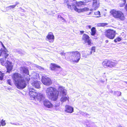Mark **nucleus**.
<instances>
[{
  "label": "nucleus",
  "instance_id": "1",
  "mask_svg": "<svg viewBox=\"0 0 127 127\" xmlns=\"http://www.w3.org/2000/svg\"><path fill=\"white\" fill-rule=\"evenodd\" d=\"M80 53L78 51L71 52L66 54L65 58L71 63H77L80 59Z\"/></svg>",
  "mask_w": 127,
  "mask_h": 127
},
{
  "label": "nucleus",
  "instance_id": "2",
  "mask_svg": "<svg viewBox=\"0 0 127 127\" xmlns=\"http://www.w3.org/2000/svg\"><path fill=\"white\" fill-rule=\"evenodd\" d=\"M46 95L49 99L56 101L58 96L59 92L55 88L50 87L47 88L46 91Z\"/></svg>",
  "mask_w": 127,
  "mask_h": 127
},
{
  "label": "nucleus",
  "instance_id": "3",
  "mask_svg": "<svg viewBox=\"0 0 127 127\" xmlns=\"http://www.w3.org/2000/svg\"><path fill=\"white\" fill-rule=\"evenodd\" d=\"M68 1H67L68 2ZM67 3V6L68 8L71 9V10L74 9L75 11L78 12H83L84 11H88L89 9L87 7H85L82 9H79L76 7V6H78L81 5H83L85 4L84 1H79V2L76 1V2H74L72 5H70L69 4L66 2Z\"/></svg>",
  "mask_w": 127,
  "mask_h": 127
},
{
  "label": "nucleus",
  "instance_id": "4",
  "mask_svg": "<svg viewBox=\"0 0 127 127\" xmlns=\"http://www.w3.org/2000/svg\"><path fill=\"white\" fill-rule=\"evenodd\" d=\"M63 87L59 86L58 89L59 94L60 96L61 97L60 100L62 102L68 100L69 97L68 95H66V90Z\"/></svg>",
  "mask_w": 127,
  "mask_h": 127
},
{
  "label": "nucleus",
  "instance_id": "5",
  "mask_svg": "<svg viewBox=\"0 0 127 127\" xmlns=\"http://www.w3.org/2000/svg\"><path fill=\"white\" fill-rule=\"evenodd\" d=\"M110 13L115 18L122 20H124L125 19V17L124 14L121 11H117L113 10H112Z\"/></svg>",
  "mask_w": 127,
  "mask_h": 127
},
{
  "label": "nucleus",
  "instance_id": "6",
  "mask_svg": "<svg viewBox=\"0 0 127 127\" xmlns=\"http://www.w3.org/2000/svg\"><path fill=\"white\" fill-rule=\"evenodd\" d=\"M33 75L34 76L32 77V80H33V81H32L31 83V85L34 87L36 88L39 89L40 88V83L39 82L36 81L38 78V74L36 73H33Z\"/></svg>",
  "mask_w": 127,
  "mask_h": 127
},
{
  "label": "nucleus",
  "instance_id": "7",
  "mask_svg": "<svg viewBox=\"0 0 127 127\" xmlns=\"http://www.w3.org/2000/svg\"><path fill=\"white\" fill-rule=\"evenodd\" d=\"M15 84L17 88L19 89H22L25 88L26 86V84L25 81L23 78L17 81L15 83Z\"/></svg>",
  "mask_w": 127,
  "mask_h": 127
},
{
  "label": "nucleus",
  "instance_id": "8",
  "mask_svg": "<svg viewBox=\"0 0 127 127\" xmlns=\"http://www.w3.org/2000/svg\"><path fill=\"white\" fill-rule=\"evenodd\" d=\"M2 46V48L0 50V57L2 56L5 59L7 58L9 54L7 53V50L6 49L2 42H0Z\"/></svg>",
  "mask_w": 127,
  "mask_h": 127
},
{
  "label": "nucleus",
  "instance_id": "9",
  "mask_svg": "<svg viewBox=\"0 0 127 127\" xmlns=\"http://www.w3.org/2000/svg\"><path fill=\"white\" fill-rule=\"evenodd\" d=\"M116 35L115 31L111 30H108L106 31L105 32V35L108 38L113 39L114 38Z\"/></svg>",
  "mask_w": 127,
  "mask_h": 127
},
{
  "label": "nucleus",
  "instance_id": "10",
  "mask_svg": "<svg viewBox=\"0 0 127 127\" xmlns=\"http://www.w3.org/2000/svg\"><path fill=\"white\" fill-rule=\"evenodd\" d=\"M28 89L29 91V94L30 96L33 98H36L38 94L34 89L32 88L31 86H29Z\"/></svg>",
  "mask_w": 127,
  "mask_h": 127
},
{
  "label": "nucleus",
  "instance_id": "11",
  "mask_svg": "<svg viewBox=\"0 0 127 127\" xmlns=\"http://www.w3.org/2000/svg\"><path fill=\"white\" fill-rule=\"evenodd\" d=\"M41 81L42 83L46 85H49L52 83L51 79L46 76H42Z\"/></svg>",
  "mask_w": 127,
  "mask_h": 127
},
{
  "label": "nucleus",
  "instance_id": "12",
  "mask_svg": "<svg viewBox=\"0 0 127 127\" xmlns=\"http://www.w3.org/2000/svg\"><path fill=\"white\" fill-rule=\"evenodd\" d=\"M12 78L15 83L16 81L19 80L23 78L21 74L17 73L13 74L12 75Z\"/></svg>",
  "mask_w": 127,
  "mask_h": 127
},
{
  "label": "nucleus",
  "instance_id": "13",
  "mask_svg": "<svg viewBox=\"0 0 127 127\" xmlns=\"http://www.w3.org/2000/svg\"><path fill=\"white\" fill-rule=\"evenodd\" d=\"M89 37L88 35L84 34L83 35L82 38L85 43H87L88 45L90 46L91 44V41L89 39Z\"/></svg>",
  "mask_w": 127,
  "mask_h": 127
},
{
  "label": "nucleus",
  "instance_id": "14",
  "mask_svg": "<svg viewBox=\"0 0 127 127\" xmlns=\"http://www.w3.org/2000/svg\"><path fill=\"white\" fill-rule=\"evenodd\" d=\"M6 62L7 64V71L8 73H9L12 69L13 66V64L11 62L8 61H7Z\"/></svg>",
  "mask_w": 127,
  "mask_h": 127
},
{
  "label": "nucleus",
  "instance_id": "15",
  "mask_svg": "<svg viewBox=\"0 0 127 127\" xmlns=\"http://www.w3.org/2000/svg\"><path fill=\"white\" fill-rule=\"evenodd\" d=\"M20 72L21 73H25L29 75V72L28 68L26 67L22 66L19 68Z\"/></svg>",
  "mask_w": 127,
  "mask_h": 127
},
{
  "label": "nucleus",
  "instance_id": "16",
  "mask_svg": "<svg viewBox=\"0 0 127 127\" xmlns=\"http://www.w3.org/2000/svg\"><path fill=\"white\" fill-rule=\"evenodd\" d=\"M44 106L46 107L51 108L53 107V105L48 100H45L44 102Z\"/></svg>",
  "mask_w": 127,
  "mask_h": 127
},
{
  "label": "nucleus",
  "instance_id": "17",
  "mask_svg": "<svg viewBox=\"0 0 127 127\" xmlns=\"http://www.w3.org/2000/svg\"><path fill=\"white\" fill-rule=\"evenodd\" d=\"M65 111L66 112L71 113L73 111V108L70 106L66 105L65 106Z\"/></svg>",
  "mask_w": 127,
  "mask_h": 127
},
{
  "label": "nucleus",
  "instance_id": "18",
  "mask_svg": "<svg viewBox=\"0 0 127 127\" xmlns=\"http://www.w3.org/2000/svg\"><path fill=\"white\" fill-rule=\"evenodd\" d=\"M51 70L55 71L58 70L59 69H61V68L60 66L58 65L55 64H52L51 66Z\"/></svg>",
  "mask_w": 127,
  "mask_h": 127
},
{
  "label": "nucleus",
  "instance_id": "19",
  "mask_svg": "<svg viewBox=\"0 0 127 127\" xmlns=\"http://www.w3.org/2000/svg\"><path fill=\"white\" fill-rule=\"evenodd\" d=\"M36 98H37L39 101H41L44 100L45 99V97L44 95L41 94L39 93L38 94Z\"/></svg>",
  "mask_w": 127,
  "mask_h": 127
},
{
  "label": "nucleus",
  "instance_id": "20",
  "mask_svg": "<svg viewBox=\"0 0 127 127\" xmlns=\"http://www.w3.org/2000/svg\"><path fill=\"white\" fill-rule=\"evenodd\" d=\"M99 6V2L98 0H95L93 1V6L95 9H96Z\"/></svg>",
  "mask_w": 127,
  "mask_h": 127
},
{
  "label": "nucleus",
  "instance_id": "21",
  "mask_svg": "<svg viewBox=\"0 0 127 127\" xmlns=\"http://www.w3.org/2000/svg\"><path fill=\"white\" fill-rule=\"evenodd\" d=\"M110 61H105L102 63L103 67L105 68L110 67Z\"/></svg>",
  "mask_w": 127,
  "mask_h": 127
},
{
  "label": "nucleus",
  "instance_id": "22",
  "mask_svg": "<svg viewBox=\"0 0 127 127\" xmlns=\"http://www.w3.org/2000/svg\"><path fill=\"white\" fill-rule=\"evenodd\" d=\"M47 38L48 40H52V42H53L54 39V36L53 35V33L52 32H49L47 36Z\"/></svg>",
  "mask_w": 127,
  "mask_h": 127
},
{
  "label": "nucleus",
  "instance_id": "23",
  "mask_svg": "<svg viewBox=\"0 0 127 127\" xmlns=\"http://www.w3.org/2000/svg\"><path fill=\"white\" fill-rule=\"evenodd\" d=\"M91 35H94L96 32V28L95 27H93L91 29Z\"/></svg>",
  "mask_w": 127,
  "mask_h": 127
},
{
  "label": "nucleus",
  "instance_id": "24",
  "mask_svg": "<svg viewBox=\"0 0 127 127\" xmlns=\"http://www.w3.org/2000/svg\"><path fill=\"white\" fill-rule=\"evenodd\" d=\"M126 2V0H121L119 4L120 6L121 7L124 6L125 5Z\"/></svg>",
  "mask_w": 127,
  "mask_h": 127
},
{
  "label": "nucleus",
  "instance_id": "25",
  "mask_svg": "<svg viewBox=\"0 0 127 127\" xmlns=\"http://www.w3.org/2000/svg\"><path fill=\"white\" fill-rule=\"evenodd\" d=\"M110 67H114L117 65V63L115 62H113L110 61Z\"/></svg>",
  "mask_w": 127,
  "mask_h": 127
},
{
  "label": "nucleus",
  "instance_id": "26",
  "mask_svg": "<svg viewBox=\"0 0 127 127\" xmlns=\"http://www.w3.org/2000/svg\"><path fill=\"white\" fill-rule=\"evenodd\" d=\"M15 7V5H10L9 6L7 7H6V9H10L11 8H14Z\"/></svg>",
  "mask_w": 127,
  "mask_h": 127
},
{
  "label": "nucleus",
  "instance_id": "27",
  "mask_svg": "<svg viewBox=\"0 0 127 127\" xmlns=\"http://www.w3.org/2000/svg\"><path fill=\"white\" fill-rule=\"evenodd\" d=\"M4 74L0 71V80H2L3 79Z\"/></svg>",
  "mask_w": 127,
  "mask_h": 127
},
{
  "label": "nucleus",
  "instance_id": "28",
  "mask_svg": "<svg viewBox=\"0 0 127 127\" xmlns=\"http://www.w3.org/2000/svg\"><path fill=\"white\" fill-rule=\"evenodd\" d=\"M121 40V38L119 37H118L116 38L115 39L114 41L115 42H117L118 41H120Z\"/></svg>",
  "mask_w": 127,
  "mask_h": 127
},
{
  "label": "nucleus",
  "instance_id": "29",
  "mask_svg": "<svg viewBox=\"0 0 127 127\" xmlns=\"http://www.w3.org/2000/svg\"><path fill=\"white\" fill-rule=\"evenodd\" d=\"M1 123L2 126H4L6 124V123H5V121L3 120V119L1 121Z\"/></svg>",
  "mask_w": 127,
  "mask_h": 127
},
{
  "label": "nucleus",
  "instance_id": "30",
  "mask_svg": "<svg viewBox=\"0 0 127 127\" xmlns=\"http://www.w3.org/2000/svg\"><path fill=\"white\" fill-rule=\"evenodd\" d=\"M25 79L26 81L27 82H29L30 80V76L28 75L27 77H25Z\"/></svg>",
  "mask_w": 127,
  "mask_h": 127
},
{
  "label": "nucleus",
  "instance_id": "31",
  "mask_svg": "<svg viewBox=\"0 0 127 127\" xmlns=\"http://www.w3.org/2000/svg\"><path fill=\"white\" fill-rule=\"evenodd\" d=\"M58 18H60L63 21L62 22H66V20L65 19L63 18L62 17H61V16L58 15Z\"/></svg>",
  "mask_w": 127,
  "mask_h": 127
},
{
  "label": "nucleus",
  "instance_id": "32",
  "mask_svg": "<svg viewBox=\"0 0 127 127\" xmlns=\"http://www.w3.org/2000/svg\"><path fill=\"white\" fill-rule=\"evenodd\" d=\"M95 14L96 15H98L99 16H98L97 17H100L99 16L100 15V13L99 11H98L96 12H95Z\"/></svg>",
  "mask_w": 127,
  "mask_h": 127
},
{
  "label": "nucleus",
  "instance_id": "33",
  "mask_svg": "<svg viewBox=\"0 0 127 127\" xmlns=\"http://www.w3.org/2000/svg\"><path fill=\"white\" fill-rule=\"evenodd\" d=\"M11 79H8L7 80V83L10 85H12V84L11 83Z\"/></svg>",
  "mask_w": 127,
  "mask_h": 127
},
{
  "label": "nucleus",
  "instance_id": "34",
  "mask_svg": "<svg viewBox=\"0 0 127 127\" xmlns=\"http://www.w3.org/2000/svg\"><path fill=\"white\" fill-rule=\"evenodd\" d=\"M106 24L105 23H101V24H99L98 26H104L106 25Z\"/></svg>",
  "mask_w": 127,
  "mask_h": 127
},
{
  "label": "nucleus",
  "instance_id": "35",
  "mask_svg": "<svg viewBox=\"0 0 127 127\" xmlns=\"http://www.w3.org/2000/svg\"><path fill=\"white\" fill-rule=\"evenodd\" d=\"M36 67L38 68L40 70H43V68L40 67V66H39L38 65H37L36 66Z\"/></svg>",
  "mask_w": 127,
  "mask_h": 127
},
{
  "label": "nucleus",
  "instance_id": "36",
  "mask_svg": "<svg viewBox=\"0 0 127 127\" xmlns=\"http://www.w3.org/2000/svg\"><path fill=\"white\" fill-rule=\"evenodd\" d=\"M22 124L20 122H19V123H16V125H22Z\"/></svg>",
  "mask_w": 127,
  "mask_h": 127
},
{
  "label": "nucleus",
  "instance_id": "37",
  "mask_svg": "<svg viewBox=\"0 0 127 127\" xmlns=\"http://www.w3.org/2000/svg\"><path fill=\"white\" fill-rule=\"evenodd\" d=\"M116 93L117 94V95L118 96L120 95L121 94V92L119 91H117Z\"/></svg>",
  "mask_w": 127,
  "mask_h": 127
},
{
  "label": "nucleus",
  "instance_id": "38",
  "mask_svg": "<svg viewBox=\"0 0 127 127\" xmlns=\"http://www.w3.org/2000/svg\"><path fill=\"white\" fill-rule=\"evenodd\" d=\"M68 52L67 53H61L60 54L61 55H64L65 56V57L66 56V54L68 53Z\"/></svg>",
  "mask_w": 127,
  "mask_h": 127
},
{
  "label": "nucleus",
  "instance_id": "39",
  "mask_svg": "<svg viewBox=\"0 0 127 127\" xmlns=\"http://www.w3.org/2000/svg\"><path fill=\"white\" fill-rule=\"evenodd\" d=\"M2 59H1L0 60V61L1 62V64L2 65H5V64L4 63V62L2 61Z\"/></svg>",
  "mask_w": 127,
  "mask_h": 127
},
{
  "label": "nucleus",
  "instance_id": "40",
  "mask_svg": "<svg viewBox=\"0 0 127 127\" xmlns=\"http://www.w3.org/2000/svg\"><path fill=\"white\" fill-rule=\"evenodd\" d=\"M91 0H84V1L85 3H87L91 1Z\"/></svg>",
  "mask_w": 127,
  "mask_h": 127
},
{
  "label": "nucleus",
  "instance_id": "41",
  "mask_svg": "<svg viewBox=\"0 0 127 127\" xmlns=\"http://www.w3.org/2000/svg\"><path fill=\"white\" fill-rule=\"evenodd\" d=\"M87 28H89V29H91V26L90 25H87L86 26Z\"/></svg>",
  "mask_w": 127,
  "mask_h": 127
},
{
  "label": "nucleus",
  "instance_id": "42",
  "mask_svg": "<svg viewBox=\"0 0 127 127\" xmlns=\"http://www.w3.org/2000/svg\"><path fill=\"white\" fill-rule=\"evenodd\" d=\"M95 47H92V48L91 50L92 51H94V52H95Z\"/></svg>",
  "mask_w": 127,
  "mask_h": 127
},
{
  "label": "nucleus",
  "instance_id": "43",
  "mask_svg": "<svg viewBox=\"0 0 127 127\" xmlns=\"http://www.w3.org/2000/svg\"><path fill=\"white\" fill-rule=\"evenodd\" d=\"M19 2H18L17 1V2H16L15 4V5H15V6H16L17 5V4H19Z\"/></svg>",
  "mask_w": 127,
  "mask_h": 127
},
{
  "label": "nucleus",
  "instance_id": "44",
  "mask_svg": "<svg viewBox=\"0 0 127 127\" xmlns=\"http://www.w3.org/2000/svg\"><path fill=\"white\" fill-rule=\"evenodd\" d=\"M59 104H57L56 105H55V106L56 107H57L59 106Z\"/></svg>",
  "mask_w": 127,
  "mask_h": 127
},
{
  "label": "nucleus",
  "instance_id": "45",
  "mask_svg": "<svg viewBox=\"0 0 127 127\" xmlns=\"http://www.w3.org/2000/svg\"><path fill=\"white\" fill-rule=\"evenodd\" d=\"M80 32L81 34H83L84 32V31H80Z\"/></svg>",
  "mask_w": 127,
  "mask_h": 127
},
{
  "label": "nucleus",
  "instance_id": "46",
  "mask_svg": "<svg viewBox=\"0 0 127 127\" xmlns=\"http://www.w3.org/2000/svg\"><path fill=\"white\" fill-rule=\"evenodd\" d=\"M10 124H11L15 125L16 123H10Z\"/></svg>",
  "mask_w": 127,
  "mask_h": 127
},
{
  "label": "nucleus",
  "instance_id": "47",
  "mask_svg": "<svg viewBox=\"0 0 127 127\" xmlns=\"http://www.w3.org/2000/svg\"><path fill=\"white\" fill-rule=\"evenodd\" d=\"M93 52L92 51H91L90 52V53L89 54V55H90L92 54Z\"/></svg>",
  "mask_w": 127,
  "mask_h": 127
},
{
  "label": "nucleus",
  "instance_id": "48",
  "mask_svg": "<svg viewBox=\"0 0 127 127\" xmlns=\"http://www.w3.org/2000/svg\"><path fill=\"white\" fill-rule=\"evenodd\" d=\"M108 41V40H106L105 41V42L106 43H107Z\"/></svg>",
  "mask_w": 127,
  "mask_h": 127
},
{
  "label": "nucleus",
  "instance_id": "49",
  "mask_svg": "<svg viewBox=\"0 0 127 127\" xmlns=\"http://www.w3.org/2000/svg\"><path fill=\"white\" fill-rule=\"evenodd\" d=\"M87 56H84V57L85 58H87Z\"/></svg>",
  "mask_w": 127,
  "mask_h": 127
},
{
  "label": "nucleus",
  "instance_id": "50",
  "mask_svg": "<svg viewBox=\"0 0 127 127\" xmlns=\"http://www.w3.org/2000/svg\"><path fill=\"white\" fill-rule=\"evenodd\" d=\"M91 12H90L88 14V15H89L90 14H91Z\"/></svg>",
  "mask_w": 127,
  "mask_h": 127
},
{
  "label": "nucleus",
  "instance_id": "51",
  "mask_svg": "<svg viewBox=\"0 0 127 127\" xmlns=\"http://www.w3.org/2000/svg\"><path fill=\"white\" fill-rule=\"evenodd\" d=\"M119 127H122L121 126H119Z\"/></svg>",
  "mask_w": 127,
  "mask_h": 127
},
{
  "label": "nucleus",
  "instance_id": "52",
  "mask_svg": "<svg viewBox=\"0 0 127 127\" xmlns=\"http://www.w3.org/2000/svg\"><path fill=\"white\" fill-rule=\"evenodd\" d=\"M92 9H91L90 10L91 11H92Z\"/></svg>",
  "mask_w": 127,
  "mask_h": 127
}]
</instances>
